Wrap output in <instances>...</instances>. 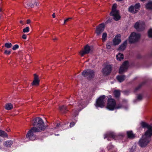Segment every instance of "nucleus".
Listing matches in <instances>:
<instances>
[{
  "instance_id": "1",
  "label": "nucleus",
  "mask_w": 152,
  "mask_h": 152,
  "mask_svg": "<svg viewBox=\"0 0 152 152\" xmlns=\"http://www.w3.org/2000/svg\"><path fill=\"white\" fill-rule=\"evenodd\" d=\"M34 122L32 123L34 126L32 128V129H34L36 131L39 132L44 131L47 127V126L44 125L43 120L39 117H37L34 120Z\"/></svg>"
},
{
  "instance_id": "2",
  "label": "nucleus",
  "mask_w": 152,
  "mask_h": 152,
  "mask_svg": "<svg viewBox=\"0 0 152 152\" xmlns=\"http://www.w3.org/2000/svg\"><path fill=\"white\" fill-rule=\"evenodd\" d=\"M121 104H119L116 105L115 100L111 98H109L107 100V108L110 110H113L115 109H118L122 108Z\"/></svg>"
},
{
  "instance_id": "3",
  "label": "nucleus",
  "mask_w": 152,
  "mask_h": 152,
  "mask_svg": "<svg viewBox=\"0 0 152 152\" xmlns=\"http://www.w3.org/2000/svg\"><path fill=\"white\" fill-rule=\"evenodd\" d=\"M152 136L146 135L145 134L143 135L139 141L138 144L139 146L142 148L146 147L151 141Z\"/></svg>"
},
{
  "instance_id": "4",
  "label": "nucleus",
  "mask_w": 152,
  "mask_h": 152,
  "mask_svg": "<svg viewBox=\"0 0 152 152\" xmlns=\"http://www.w3.org/2000/svg\"><path fill=\"white\" fill-rule=\"evenodd\" d=\"M117 5L116 4H114L112 7V10L110 13V15L113 16V18L115 20L118 21L120 18L118 11L116 10Z\"/></svg>"
},
{
  "instance_id": "5",
  "label": "nucleus",
  "mask_w": 152,
  "mask_h": 152,
  "mask_svg": "<svg viewBox=\"0 0 152 152\" xmlns=\"http://www.w3.org/2000/svg\"><path fill=\"white\" fill-rule=\"evenodd\" d=\"M105 96L103 95L100 96L97 100L95 104V106L97 107L103 108L105 102Z\"/></svg>"
},
{
  "instance_id": "6",
  "label": "nucleus",
  "mask_w": 152,
  "mask_h": 152,
  "mask_svg": "<svg viewBox=\"0 0 152 152\" xmlns=\"http://www.w3.org/2000/svg\"><path fill=\"white\" fill-rule=\"evenodd\" d=\"M82 75L88 79H91L94 77L95 75V72L94 70L90 69H88L83 71L82 73Z\"/></svg>"
},
{
  "instance_id": "7",
  "label": "nucleus",
  "mask_w": 152,
  "mask_h": 152,
  "mask_svg": "<svg viewBox=\"0 0 152 152\" xmlns=\"http://www.w3.org/2000/svg\"><path fill=\"white\" fill-rule=\"evenodd\" d=\"M141 125L143 128H147V130L145 132V134L146 135H152V126L142 121L140 123Z\"/></svg>"
},
{
  "instance_id": "8",
  "label": "nucleus",
  "mask_w": 152,
  "mask_h": 152,
  "mask_svg": "<svg viewBox=\"0 0 152 152\" xmlns=\"http://www.w3.org/2000/svg\"><path fill=\"white\" fill-rule=\"evenodd\" d=\"M140 37V35L139 34L133 32L129 37V42L130 43L136 42L139 40Z\"/></svg>"
},
{
  "instance_id": "9",
  "label": "nucleus",
  "mask_w": 152,
  "mask_h": 152,
  "mask_svg": "<svg viewBox=\"0 0 152 152\" xmlns=\"http://www.w3.org/2000/svg\"><path fill=\"white\" fill-rule=\"evenodd\" d=\"M84 101L83 99H81L78 102V106L76 107V110H73V115L74 116L76 117L78 115L79 112L81 110L83 106L84 103Z\"/></svg>"
},
{
  "instance_id": "10",
  "label": "nucleus",
  "mask_w": 152,
  "mask_h": 152,
  "mask_svg": "<svg viewBox=\"0 0 152 152\" xmlns=\"http://www.w3.org/2000/svg\"><path fill=\"white\" fill-rule=\"evenodd\" d=\"M140 8V5L139 3L136 4L134 5H132L128 9V11L132 13L135 14L137 13Z\"/></svg>"
},
{
  "instance_id": "11",
  "label": "nucleus",
  "mask_w": 152,
  "mask_h": 152,
  "mask_svg": "<svg viewBox=\"0 0 152 152\" xmlns=\"http://www.w3.org/2000/svg\"><path fill=\"white\" fill-rule=\"evenodd\" d=\"M145 25L144 22L142 21H138L137 22L134 26V28L138 31H143L145 28Z\"/></svg>"
},
{
  "instance_id": "12",
  "label": "nucleus",
  "mask_w": 152,
  "mask_h": 152,
  "mask_svg": "<svg viewBox=\"0 0 152 152\" xmlns=\"http://www.w3.org/2000/svg\"><path fill=\"white\" fill-rule=\"evenodd\" d=\"M122 137V136H116L113 133L111 132L107 133L104 135V139L107 138L108 141L111 140L110 138L116 140L117 138H121Z\"/></svg>"
},
{
  "instance_id": "13",
  "label": "nucleus",
  "mask_w": 152,
  "mask_h": 152,
  "mask_svg": "<svg viewBox=\"0 0 152 152\" xmlns=\"http://www.w3.org/2000/svg\"><path fill=\"white\" fill-rule=\"evenodd\" d=\"M38 131H36L35 130L32 129V128L27 133L26 137L29 140H33L35 139V135L34 134V132H39Z\"/></svg>"
},
{
  "instance_id": "14",
  "label": "nucleus",
  "mask_w": 152,
  "mask_h": 152,
  "mask_svg": "<svg viewBox=\"0 0 152 152\" xmlns=\"http://www.w3.org/2000/svg\"><path fill=\"white\" fill-rule=\"evenodd\" d=\"M128 64L129 62L128 61H125L123 63L119 69V72L120 74L122 73L126 70L128 68Z\"/></svg>"
},
{
  "instance_id": "15",
  "label": "nucleus",
  "mask_w": 152,
  "mask_h": 152,
  "mask_svg": "<svg viewBox=\"0 0 152 152\" xmlns=\"http://www.w3.org/2000/svg\"><path fill=\"white\" fill-rule=\"evenodd\" d=\"M90 50V47L88 45H86L84 47V50H82L80 51L79 53L80 55L82 56L88 53Z\"/></svg>"
},
{
  "instance_id": "16",
  "label": "nucleus",
  "mask_w": 152,
  "mask_h": 152,
  "mask_svg": "<svg viewBox=\"0 0 152 152\" xmlns=\"http://www.w3.org/2000/svg\"><path fill=\"white\" fill-rule=\"evenodd\" d=\"M112 66L111 65H108L102 69V73L104 75H107L110 73L111 71Z\"/></svg>"
},
{
  "instance_id": "17",
  "label": "nucleus",
  "mask_w": 152,
  "mask_h": 152,
  "mask_svg": "<svg viewBox=\"0 0 152 152\" xmlns=\"http://www.w3.org/2000/svg\"><path fill=\"white\" fill-rule=\"evenodd\" d=\"M104 23L100 24L96 28V32L97 35H99L104 31Z\"/></svg>"
},
{
  "instance_id": "18",
  "label": "nucleus",
  "mask_w": 152,
  "mask_h": 152,
  "mask_svg": "<svg viewBox=\"0 0 152 152\" xmlns=\"http://www.w3.org/2000/svg\"><path fill=\"white\" fill-rule=\"evenodd\" d=\"M34 80L31 84L33 86H38L39 85L40 81L38 76L36 74H34Z\"/></svg>"
},
{
  "instance_id": "19",
  "label": "nucleus",
  "mask_w": 152,
  "mask_h": 152,
  "mask_svg": "<svg viewBox=\"0 0 152 152\" xmlns=\"http://www.w3.org/2000/svg\"><path fill=\"white\" fill-rule=\"evenodd\" d=\"M121 35L119 34L115 36L113 39V43L115 46L119 44L121 42Z\"/></svg>"
},
{
  "instance_id": "20",
  "label": "nucleus",
  "mask_w": 152,
  "mask_h": 152,
  "mask_svg": "<svg viewBox=\"0 0 152 152\" xmlns=\"http://www.w3.org/2000/svg\"><path fill=\"white\" fill-rule=\"evenodd\" d=\"M127 43V41L126 40L123 42L122 44L120 45L119 48L118 50L120 51L124 50L126 47Z\"/></svg>"
},
{
  "instance_id": "21",
  "label": "nucleus",
  "mask_w": 152,
  "mask_h": 152,
  "mask_svg": "<svg viewBox=\"0 0 152 152\" xmlns=\"http://www.w3.org/2000/svg\"><path fill=\"white\" fill-rule=\"evenodd\" d=\"M127 137L129 138H133L135 137V135L133 133L132 131H129L127 132Z\"/></svg>"
},
{
  "instance_id": "22",
  "label": "nucleus",
  "mask_w": 152,
  "mask_h": 152,
  "mask_svg": "<svg viewBox=\"0 0 152 152\" xmlns=\"http://www.w3.org/2000/svg\"><path fill=\"white\" fill-rule=\"evenodd\" d=\"M114 46L113 42H109L107 44L106 48L107 49H113V47Z\"/></svg>"
},
{
  "instance_id": "23",
  "label": "nucleus",
  "mask_w": 152,
  "mask_h": 152,
  "mask_svg": "<svg viewBox=\"0 0 152 152\" xmlns=\"http://www.w3.org/2000/svg\"><path fill=\"white\" fill-rule=\"evenodd\" d=\"M4 107L7 110H10L12 109L13 106L11 103H9L6 104Z\"/></svg>"
},
{
  "instance_id": "24",
  "label": "nucleus",
  "mask_w": 152,
  "mask_h": 152,
  "mask_svg": "<svg viewBox=\"0 0 152 152\" xmlns=\"http://www.w3.org/2000/svg\"><path fill=\"white\" fill-rule=\"evenodd\" d=\"M116 57L117 60L121 61L124 59V56L123 54L119 53L116 55Z\"/></svg>"
},
{
  "instance_id": "25",
  "label": "nucleus",
  "mask_w": 152,
  "mask_h": 152,
  "mask_svg": "<svg viewBox=\"0 0 152 152\" xmlns=\"http://www.w3.org/2000/svg\"><path fill=\"white\" fill-rule=\"evenodd\" d=\"M117 79L120 82H121L124 81L125 79L124 75H118L117 76Z\"/></svg>"
},
{
  "instance_id": "26",
  "label": "nucleus",
  "mask_w": 152,
  "mask_h": 152,
  "mask_svg": "<svg viewBox=\"0 0 152 152\" xmlns=\"http://www.w3.org/2000/svg\"><path fill=\"white\" fill-rule=\"evenodd\" d=\"M145 7L147 9L152 10V1H150L148 2L145 5Z\"/></svg>"
},
{
  "instance_id": "27",
  "label": "nucleus",
  "mask_w": 152,
  "mask_h": 152,
  "mask_svg": "<svg viewBox=\"0 0 152 152\" xmlns=\"http://www.w3.org/2000/svg\"><path fill=\"white\" fill-rule=\"evenodd\" d=\"M12 144V141L11 140H9L4 142V146L6 147L10 146Z\"/></svg>"
},
{
  "instance_id": "28",
  "label": "nucleus",
  "mask_w": 152,
  "mask_h": 152,
  "mask_svg": "<svg viewBox=\"0 0 152 152\" xmlns=\"http://www.w3.org/2000/svg\"><path fill=\"white\" fill-rule=\"evenodd\" d=\"M59 109L62 113H65L66 112V107L64 105L60 107Z\"/></svg>"
},
{
  "instance_id": "29",
  "label": "nucleus",
  "mask_w": 152,
  "mask_h": 152,
  "mask_svg": "<svg viewBox=\"0 0 152 152\" xmlns=\"http://www.w3.org/2000/svg\"><path fill=\"white\" fill-rule=\"evenodd\" d=\"M0 136L7 137L8 135L4 131L0 130Z\"/></svg>"
},
{
  "instance_id": "30",
  "label": "nucleus",
  "mask_w": 152,
  "mask_h": 152,
  "mask_svg": "<svg viewBox=\"0 0 152 152\" xmlns=\"http://www.w3.org/2000/svg\"><path fill=\"white\" fill-rule=\"evenodd\" d=\"M114 94L115 97H118L120 94V91L115 90L114 91Z\"/></svg>"
},
{
  "instance_id": "31",
  "label": "nucleus",
  "mask_w": 152,
  "mask_h": 152,
  "mask_svg": "<svg viewBox=\"0 0 152 152\" xmlns=\"http://www.w3.org/2000/svg\"><path fill=\"white\" fill-rule=\"evenodd\" d=\"M107 34L106 33H104L102 34V40L103 41H105L107 39Z\"/></svg>"
},
{
  "instance_id": "32",
  "label": "nucleus",
  "mask_w": 152,
  "mask_h": 152,
  "mask_svg": "<svg viewBox=\"0 0 152 152\" xmlns=\"http://www.w3.org/2000/svg\"><path fill=\"white\" fill-rule=\"evenodd\" d=\"M5 47L8 48H10L12 46V44L10 42L6 43L4 45Z\"/></svg>"
},
{
  "instance_id": "33",
  "label": "nucleus",
  "mask_w": 152,
  "mask_h": 152,
  "mask_svg": "<svg viewBox=\"0 0 152 152\" xmlns=\"http://www.w3.org/2000/svg\"><path fill=\"white\" fill-rule=\"evenodd\" d=\"M148 32L149 37L152 38V28L150 29L148 31Z\"/></svg>"
},
{
  "instance_id": "34",
  "label": "nucleus",
  "mask_w": 152,
  "mask_h": 152,
  "mask_svg": "<svg viewBox=\"0 0 152 152\" xmlns=\"http://www.w3.org/2000/svg\"><path fill=\"white\" fill-rule=\"evenodd\" d=\"M143 84V83H142V84H140L138 86H137L135 89L134 91L136 92L137 90H138L141 87Z\"/></svg>"
},
{
  "instance_id": "35",
  "label": "nucleus",
  "mask_w": 152,
  "mask_h": 152,
  "mask_svg": "<svg viewBox=\"0 0 152 152\" xmlns=\"http://www.w3.org/2000/svg\"><path fill=\"white\" fill-rule=\"evenodd\" d=\"M29 31V27H26L23 29V32L24 33L28 32Z\"/></svg>"
},
{
  "instance_id": "36",
  "label": "nucleus",
  "mask_w": 152,
  "mask_h": 152,
  "mask_svg": "<svg viewBox=\"0 0 152 152\" xmlns=\"http://www.w3.org/2000/svg\"><path fill=\"white\" fill-rule=\"evenodd\" d=\"M19 48V46L18 45H14L12 47V49L13 50H15Z\"/></svg>"
},
{
  "instance_id": "37",
  "label": "nucleus",
  "mask_w": 152,
  "mask_h": 152,
  "mask_svg": "<svg viewBox=\"0 0 152 152\" xmlns=\"http://www.w3.org/2000/svg\"><path fill=\"white\" fill-rule=\"evenodd\" d=\"M75 124V123L74 122H71L70 124V125L68 127L69 128H71L73 127Z\"/></svg>"
},
{
  "instance_id": "38",
  "label": "nucleus",
  "mask_w": 152,
  "mask_h": 152,
  "mask_svg": "<svg viewBox=\"0 0 152 152\" xmlns=\"http://www.w3.org/2000/svg\"><path fill=\"white\" fill-rule=\"evenodd\" d=\"M142 96L141 94H139L137 96V99L138 100H141L142 99Z\"/></svg>"
},
{
  "instance_id": "39",
  "label": "nucleus",
  "mask_w": 152,
  "mask_h": 152,
  "mask_svg": "<svg viewBox=\"0 0 152 152\" xmlns=\"http://www.w3.org/2000/svg\"><path fill=\"white\" fill-rule=\"evenodd\" d=\"M11 52V51H10L5 50L4 51V53L6 55H9L10 54Z\"/></svg>"
},
{
  "instance_id": "40",
  "label": "nucleus",
  "mask_w": 152,
  "mask_h": 152,
  "mask_svg": "<svg viewBox=\"0 0 152 152\" xmlns=\"http://www.w3.org/2000/svg\"><path fill=\"white\" fill-rule=\"evenodd\" d=\"M27 5L28 7H31V8H32L34 7L33 4L31 3L27 4Z\"/></svg>"
},
{
  "instance_id": "41",
  "label": "nucleus",
  "mask_w": 152,
  "mask_h": 152,
  "mask_svg": "<svg viewBox=\"0 0 152 152\" xmlns=\"http://www.w3.org/2000/svg\"><path fill=\"white\" fill-rule=\"evenodd\" d=\"M22 38L24 39H26V36L25 34H23L22 36Z\"/></svg>"
},
{
  "instance_id": "42",
  "label": "nucleus",
  "mask_w": 152,
  "mask_h": 152,
  "mask_svg": "<svg viewBox=\"0 0 152 152\" xmlns=\"http://www.w3.org/2000/svg\"><path fill=\"white\" fill-rule=\"evenodd\" d=\"M31 22V20L30 19H28L27 20V23L29 24Z\"/></svg>"
},
{
  "instance_id": "43",
  "label": "nucleus",
  "mask_w": 152,
  "mask_h": 152,
  "mask_svg": "<svg viewBox=\"0 0 152 152\" xmlns=\"http://www.w3.org/2000/svg\"><path fill=\"white\" fill-rule=\"evenodd\" d=\"M52 16L53 17V18H55L56 17V15H55V13H54L53 15H52Z\"/></svg>"
},
{
  "instance_id": "44",
  "label": "nucleus",
  "mask_w": 152,
  "mask_h": 152,
  "mask_svg": "<svg viewBox=\"0 0 152 152\" xmlns=\"http://www.w3.org/2000/svg\"><path fill=\"white\" fill-rule=\"evenodd\" d=\"M35 5L37 6L39 5V4L37 2H35V3H34Z\"/></svg>"
},
{
  "instance_id": "45",
  "label": "nucleus",
  "mask_w": 152,
  "mask_h": 152,
  "mask_svg": "<svg viewBox=\"0 0 152 152\" xmlns=\"http://www.w3.org/2000/svg\"><path fill=\"white\" fill-rule=\"evenodd\" d=\"M57 38L56 37L55 38H54L53 39V40L54 41H55V40H57Z\"/></svg>"
},
{
  "instance_id": "46",
  "label": "nucleus",
  "mask_w": 152,
  "mask_h": 152,
  "mask_svg": "<svg viewBox=\"0 0 152 152\" xmlns=\"http://www.w3.org/2000/svg\"><path fill=\"white\" fill-rule=\"evenodd\" d=\"M71 18H67V21L69 20V19H71Z\"/></svg>"
},
{
  "instance_id": "47",
  "label": "nucleus",
  "mask_w": 152,
  "mask_h": 152,
  "mask_svg": "<svg viewBox=\"0 0 152 152\" xmlns=\"http://www.w3.org/2000/svg\"><path fill=\"white\" fill-rule=\"evenodd\" d=\"M23 21L22 20H21L20 21V23L21 24H23Z\"/></svg>"
},
{
  "instance_id": "48",
  "label": "nucleus",
  "mask_w": 152,
  "mask_h": 152,
  "mask_svg": "<svg viewBox=\"0 0 152 152\" xmlns=\"http://www.w3.org/2000/svg\"><path fill=\"white\" fill-rule=\"evenodd\" d=\"M60 125V124H58L57 125V126H58Z\"/></svg>"
},
{
  "instance_id": "49",
  "label": "nucleus",
  "mask_w": 152,
  "mask_h": 152,
  "mask_svg": "<svg viewBox=\"0 0 152 152\" xmlns=\"http://www.w3.org/2000/svg\"><path fill=\"white\" fill-rule=\"evenodd\" d=\"M66 19H65V20H64V23H66Z\"/></svg>"
},
{
  "instance_id": "50",
  "label": "nucleus",
  "mask_w": 152,
  "mask_h": 152,
  "mask_svg": "<svg viewBox=\"0 0 152 152\" xmlns=\"http://www.w3.org/2000/svg\"><path fill=\"white\" fill-rule=\"evenodd\" d=\"M140 0L141 1H145V0Z\"/></svg>"
},
{
  "instance_id": "51",
  "label": "nucleus",
  "mask_w": 152,
  "mask_h": 152,
  "mask_svg": "<svg viewBox=\"0 0 152 152\" xmlns=\"http://www.w3.org/2000/svg\"><path fill=\"white\" fill-rule=\"evenodd\" d=\"M151 56H152V53L151 54Z\"/></svg>"
},
{
  "instance_id": "52",
  "label": "nucleus",
  "mask_w": 152,
  "mask_h": 152,
  "mask_svg": "<svg viewBox=\"0 0 152 152\" xmlns=\"http://www.w3.org/2000/svg\"><path fill=\"white\" fill-rule=\"evenodd\" d=\"M7 132H9V130H8V131H7Z\"/></svg>"
}]
</instances>
